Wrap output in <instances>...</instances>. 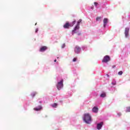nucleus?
Here are the masks:
<instances>
[{"mask_svg":"<svg viewBox=\"0 0 130 130\" xmlns=\"http://www.w3.org/2000/svg\"><path fill=\"white\" fill-rule=\"evenodd\" d=\"M42 109V107L41 106H39L38 108H34V110L35 111H40Z\"/></svg>","mask_w":130,"mask_h":130,"instance_id":"10","label":"nucleus"},{"mask_svg":"<svg viewBox=\"0 0 130 130\" xmlns=\"http://www.w3.org/2000/svg\"><path fill=\"white\" fill-rule=\"evenodd\" d=\"M129 32V28L126 27L125 28V31H124V34H125V36L126 38L128 37Z\"/></svg>","mask_w":130,"mask_h":130,"instance_id":"6","label":"nucleus"},{"mask_svg":"<svg viewBox=\"0 0 130 130\" xmlns=\"http://www.w3.org/2000/svg\"><path fill=\"white\" fill-rule=\"evenodd\" d=\"M36 33H37L38 32V28H37L35 31Z\"/></svg>","mask_w":130,"mask_h":130,"instance_id":"22","label":"nucleus"},{"mask_svg":"<svg viewBox=\"0 0 130 130\" xmlns=\"http://www.w3.org/2000/svg\"><path fill=\"white\" fill-rule=\"evenodd\" d=\"M83 120L87 124H90L91 121H92V118L91 115L89 113H85L84 114Z\"/></svg>","mask_w":130,"mask_h":130,"instance_id":"1","label":"nucleus"},{"mask_svg":"<svg viewBox=\"0 0 130 130\" xmlns=\"http://www.w3.org/2000/svg\"><path fill=\"white\" fill-rule=\"evenodd\" d=\"M37 94V92H32V93H31V96L32 97H35V95H36Z\"/></svg>","mask_w":130,"mask_h":130,"instance_id":"15","label":"nucleus"},{"mask_svg":"<svg viewBox=\"0 0 130 130\" xmlns=\"http://www.w3.org/2000/svg\"><path fill=\"white\" fill-rule=\"evenodd\" d=\"M92 10L94 9V7H91Z\"/></svg>","mask_w":130,"mask_h":130,"instance_id":"27","label":"nucleus"},{"mask_svg":"<svg viewBox=\"0 0 130 130\" xmlns=\"http://www.w3.org/2000/svg\"><path fill=\"white\" fill-rule=\"evenodd\" d=\"M126 112H130V107L126 108Z\"/></svg>","mask_w":130,"mask_h":130,"instance_id":"18","label":"nucleus"},{"mask_svg":"<svg viewBox=\"0 0 130 130\" xmlns=\"http://www.w3.org/2000/svg\"><path fill=\"white\" fill-rule=\"evenodd\" d=\"M82 22V19H79L77 22V24L74 28V29L73 30V32H75L76 30H79L80 29V23Z\"/></svg>","mask_w":130,"mask_h":130,"instance_id":"3","label":"nucleus"},{"mask_svg":"<svg viewBox=\"0 0 130 130\" xmlns=\"http://www.w3.org/2000/svg\"><path fill=\"white\" fill-rule=\"evenodd\" d=\"M112 85H116V83H115H115H112Z\"/></svg>","mask_w":130,"mask_h":130,"instance_id":"23","label":"nucleus"},{"mask_svg":"<svg viewBox=\"0 0 130 130\" xmlns=\"http://www.w3.org/2000/svg\"><path fill=\"white\" fill-rule=\"evenodd\" d=\"M92 112H93L94 113H97V112H98V110H99V109H98V107H94L92 108Z\"/></svg>","mask_w":130,"mask_h":130,"instance_id":"11","label":"nucleus"},{"mask_svg":"<svg viewBox=\"0 0 130 130\" xmlns=\"http://www.w3.org/2000/svg\"><path fill=\"white\" fill-rule=\"evenodd\" d=\"M76 24V20H74L72 23H70V27H73Z\"/></svg>","mask_w":130,"mask_h":130,"instance_id":"14","label":"nucleus"},{"mask_svg":"<svg viewBox=\"0 0 130 130\" xmlns=\"http://www.w3.org/2000/svg\"><path fill=\"white\" fill-rule=\"evenodd\" d=\"M54 61V62H56V59H55Z\"/></svg>","mask_w":130,"mask_h":130,"instance_id":"26","label":"nucleus"},{"mask_svg":"<svg viewBox=\"0 0 130 130\" xmlns=\"http://www.w3.org/2000/svg\"><path fill=\"white\" fill-rule=\"evenodd\" d=\"M74 51L76 53H80L81 52V48L78 46H76L75 48Z\"/></svg>","mask_w":130,"mask_h":130,"instance_id":"5","label":"nucleus"},{"mask_svg":"<svg viewBox=\"0 0 130 130\" xmlns=\"http://www.w3.org/2000/svg\"><path fill=\"white\" fill-rule=\"evenodd\" d=\"M70 27H71V24L69 22H67L63 25V28H64V29H69Z\"/></svg>","mask_w":130,"mask_h":130,"instance_id":"7","label":"nucleus"},{"mask_svg":"<svg viewBox=\"0 0 130 130\" xmlns=\"http://www.w3.org/2000/svg\"><path fill=\"white\" fill-rule=\"evenodd\" d=\"M56 87L58 90H60V89L63 87V79H62L60 82H58Z\"/></svg>","mask_w":130,"mask_h":130,"instance_id":"2","label":"nucleus"},{"mask_svg":"<svg viewBox=\"0 0 130 130\" xmlns=\"http://www.w3.org/2000/svg\"><path fill=\"white\" fill-rule=\"evenodd\" d=\"M40 103L41 104V103H42V102H40Z\"/></svg>","mask_w":130,"mask_h":130,"instance_id":"29","label":"nucleus"},{"mask_svg":"<svg viewBox=\"0 0 130 130\" xmlns=\"http://www.w3.org/2000/svg\"><path fill=\"white\" fill-rule=\"evenodd\" d=\"M73 61L74 62L77 61V58H74L73 59Z\"/></svg>","mask_w":130,"mask_h":130,"instance_id":"21","label":"nucleus"},{"mask_svg":"<svg viewBox=\"0 0 130 130\" xmlns=\"http://www.w3.org/2000/svg\"><path fill=\"white\" fill-rule=\"evenodd\" d=\"M52 106L54 108H56V107H57V104L54 103L53 105H52Z\"/></svg>","mask_w":130,"mask_h":130,"instance_id":"16","label":"nucleus"},{"mask_svg":"<svg viewBox=\"0 0 130 130\" xmlns=\"http://www.w3.org/2000/svg\"><path fill=\"white\" fill-rule=\"evenodd\" d=\"M101 19V17H98L96 18V21H99Z\"/></svg>","mask_w":130,"mask_h":130,"instance_id":"19","label":"nucleus"},{"mask_svg":"<svg viewBox=\"0 0 130 130\" xmlns=\"http://www.w3.org/2000/svg\"><path fill=\"white\" fill-rule=\"evenodd\" d=\"M112 68H113V69H114V68H115V65L113 66Z\"/></svg>","mask_w":130,"mask_h":130,"instance_id":"24","label":"nucleus"},{"mask_svg":"<svg viewBox=\"0 0 130 130\" xmlns=\"http://www.w3.org/2000/svg\"><path fill=\"white\" fill-rule=\"evenodd\" d=\"M110 61V57L108 55H106L104 57L103 60H102L103 62H108V61Z\"/></svg>","mask_w":130,"mask_h":130,"instance_id":"4","label":"nucleus"},{"mask_svg":"<svg viewBox=\"0 0 130 130\" xmlns=\"http://www.w3.org/2000/svg\"><path fill=\"white\" fill-rule=\"evenodd\" d=\"M37 25V23H36V24H35V25Z\"/></svg>","mask_w":130,"mask_h":130,"instance_id":"30","label":"nucleus"},{"mask_svg":"<svg viewBox=\"0 0 130 130\" xmlns=\"http://www.w3.org/2000/svg\"><path fill=\"white\" fill-rule=\"evenodd\" d=\"M108 22V19L107 18H104L103 20L104 27H105L107 22Z\"/></svg>","mask_w":130,"mask_h":130,"instance_id":"12","label":"nucleus"},{"mask_svg":"<svg viewBox=\"0 0 130 130\" xmlns=\"http://www.w3.org/2000/svg\"><path fill=\"white\" fill-rule=\"evenodd\" d=\"M47 49V47L46 46H43L42 47H41L40 49V51H41V52H43L44 51H45V50H46Z\"/></svg>","mask_w":130,"mask_h":130,"instance_id":"8","label":"nucleus"},{"mask_svg":"<svg viewBox=\"0 0 130 130\" xmlns=\"http://www.w3.org/2000/svg\"><path fill=\"white\" fill-rule=\"evenodd\" d=\"M100 97L102 98H104V97H106V93L105 92H103L100 95Z\"/></svg>","mask_w":130,"mask_h":130,"instance_id":"13","label":"nucleus"},{"mask_svg":"<svg viewBox=\"0 0 130 130\" xmlns=\"http://www.w3.org/2000/svg\"><path fill=\"white\" fill-rule=\"evenodd\" d=\"M94 6H95V7H97V6H98V3H97V2H94Z\"/></svg>","mask_w":130,"mask_h":130,"instance_id":"20","label":"nucleus"},{"mask_svg":"<svg viewBox=\"0 0 130 130\" xmlns=\"http://www.w3.org/2000/svg\"><path fill=\"white\" fill-rule=\"evenodd\" d=\"M107 77H109V75L108 74H107Z\"/></svg>","mask_w":130,"mask_h":130,"instance_id":"28","label":"nucleus"},{"mask_svg":"<svg viewBox=\"0 0 130 130\" xmlns=\"http://www.w3.org/2000/svg\"><path fill=\"white\" fill-rule=\"evenodd\" d=\"M122 74H123V72L121 71H119L118 73V74L119 75V76H121V75H122Z\"/></svg>","mask_w":130,"mask_h":130,"instance_id":"17","label":"nucleus"},{"mask_svg":"<svg viewBox=\"0 0 130 130\" xmlns=\"http://www.w3.org/2000/svg\"><path fill=\"white\" fill-rule=\"evenodd\" d=\"M118 115H119V116L121 115V113H118Z\"/></svg>","mask_w":130,"mask_h":130,"instance_id":"25","label":"nucleus"},{"mask_svg":"<svg viewBox=\"0 0 130 130\" xmlns=\"http://www.w3.org/2000/svg\"><path fill=\"white\" fill-rule=\"evenodd\" d=\"M102 125H103V122H101V123H98L97 125L98 129H101V128L102 127Z\"/></svg>","mask_w":130,"mask_h":130,"instance_id":"9","label":"nucleus"}]
</instances>
